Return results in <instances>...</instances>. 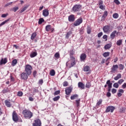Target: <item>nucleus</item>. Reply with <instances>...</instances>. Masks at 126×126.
Listing matches in <instances>:
<instances>
[{
	"mask_svg": "<svg viewBox=\"0 0 126 126\" xmlns=\"http://www.w3.org/2000/svg\"><path fill=\"white\" fill-rule=\"evenodd\" d=\"M23 114L26 119H31L33 117V113L31 112L30 110L25 109L23 111Z\"/></svg>",
	"mask_w": 126,
	"mask_h": 126,
	"instance_id": "1",
	"label": "nucleus"
},
{
	"mask_svg": "<svg viewBox=\"0 0 126 126\" xmlns=\"http://www.w3.org/2000/svg\"><path fill=\"white\" fill-rule=\"evenodd\" d=\"M32 69L33 68L32 66L29 64H27L25 66V72L27 73V74L29 76V75H31V73H32Z\"/></svg>",
	"mask_w": 126,
	"mask_h": 126,
	"instance_id": "2",
	"label": "nucleus"
},
{
	"mask_svg": "<svg viewBox=\"0 0 126 126\" xmlns=\"http://www.w3.org/2000/svg\"><path fill=\"white\" fill-rule=\"evenodd\" d=\"M103 31L104 33L105 34H108V33H110L111 31H112V27L110 25H107L104 26L102 28Z\"/></svg>",
	"mask_w": 126,
	"mask_h": 126,
	"instance_id": "3",
	"label": "nucleus"
},
{
	"mask_svg": "<svg viewBox=\"0 0 126 126\" xmlns=\"http://www.w3.org/2000/svg\"><path fill=\"white\" fill-rule=\"evenodd\" d=\"M82 6L80 4H76L72 7V12H79L81 10Z\"/></svg>",
	"mask_w": 126,
	"mask_h": 126,
	"instance_id": "4",
	"label": "nucleus"
},
{
	"mask_svg": "<svg viewBox=\"0 0 126 126\" xmlns=\"http://www.w3.org/2000/svg\"><path fill=\"white\" fill-rule=\"evenodd\" d=\"M42 126V122L39 119H36L34 120L32 123V126Z\"/></svg>",
	"mask_w": 126,
	"mask_h": 126,
	"instance_id": "5",
	"label": "nucleus"
},
{
	"mask_svg": "<svg viewBox=\"0 0 126 126\" xmlns=\"http://www.w3.org/2000/svg\"><path fill=\"white\" fill-rule=\"evenodd\" d=\"M12 120L13 122H15V123H17L19 120L18 115H17V113H16L14 111L12 113Z\"/></svg>",
	"mask_w": 126,
	"mask_h": 126,
	"instance_id": "6",
	"label": "nucleus"
},
{
	"mask_svg": "<svg viewBox=\"0 0 126 126\" xmlns=\"http://www.w3.org/2000/svg\"><path fill=\"white\" fill-rule=\"evenodd\" d=\"M116 108L115 106H108L107 107H106L105 113H109L110 112L111 113H113Z\"/></svg>",
	"mask_w": 126,
	"mask_h": 126,
	"instance_id": "7",
	"label": "nucleus"
},
{
	"mask_svg": "<svg viewBox=\"0 0 126 126\" xmlns=\"http://www.w3.org/2000/svg\"><path fill=\"white\" fill-rule=\"evenodd\" d=\"M106 84H107V86H108L107 91L108 92H111V88L113 87H112L113 83L111 82V80H108L106 81Z\"/></svg>",
	"mask_w": 126,
	"mask_h": 126,
	"instance_id": "8",
	"label": "nucleus"
},
{
	"mask_svg": "<svg viewBox=\"0 0 126 126\" xmlns=\"http://www.w3.org/2000/svg\"><path fill=\"white\" fill-rule=\"evenodd\" d=\"M82 18H79L74 23L73 25L74 26H79L80 24L82 23Z\"/></svg>",
	"mask_w": 126,
	"mask_h": 126,
	"instance_id": "9",
	"label": "nucleus"
},
{
	"mask_svg": "<svg viewBox=\"0 0 126 126\" xmlns=\"http://www.w3.org/2000/svg\"><path fill=\"white\" fill-rule=\"evenodd\" d=\"M21 78L23 80H27L28 79V75L26 72H23L21 74Z\"/></svg>",
	"mask_w": 126,
	"mask_h": 126,
	"instance_id": "10",
	"label": "nucleus"
},
{
	"mask_svg": "<svg viewBox=\"0 0 126 126\" xmlns=\"http://www.w3.org/2000/svg\"><path fill=\"white\" fill-rule=\"evenodd\" d=\"M72 87H69L65 88V92L66 95H70V93H71V92L72 91Z\"/></svg>",
	"mask_w": 126,
	"mask_h": 126,
	"instance_id": "11",
	"label": "nucleus"
},
{
	"mask_svg": "<svg viewBox=\"0 0 126 126\" xmlns=\"http://www.w3.org/2000/svg\"><path fill=\"white\" fill-rule=\"evenodd\" d=\"M118 68H119L118 64L113 65L112 67L111 68L110 72H112V73H115V72L117 71V69H118Z\"/></svg>",
	"mask_w": 126,
	"mask_h": 126,
	"instance_id": "12",
	"label": "nucleus"
},
{
	"mask_svg": "<svg viewBox=\"0 0 126 126\" xmlns=\"http://www.w3.org/2000/svg\"><path fill=\"white\" fill-rule=\"evenodd\" d=\"M86 58H87V55L85 53H82L81 54L80 59L81 62H84L85 60H86Z\"/></svg>",
	"mask_w": 126,
	"mask_h": 126,
	"instance_id": "13",
	"label": "nucleus"
},
{
	"mask_svg": "<svg viewBox=\"0 0 126 126\" xmlns=\"http://www.w3.org/2000/svg\"><path fill=\"white\" fill-rule=\"evenodd\" d=\"M68 19L69 22H74V20H75V16L73 14H71L68 16Z\"/></svg>",
	"mask_w": 126,
	"mask_h": 126,
	"instance_id": "14",
	"label": "nucleus"
},
{
	"mask_svg": "<svg viewBox=\"0 0 126 126\" xmlns=\"http://www.w3.org/2000/svg\"><path fill=\"white\" fill-rule=\"evenodd\" d=\"M7 63V58H1L0 61V65H2V64H5Z\"/></svg>",
	"mask_w": 126,
	"mask_h": 126,
	"instance_id": "15",
	"label": "nucleus"
},
{
	"mask_svg": "<svg viewBox=\"0 0 126 126\" xmlns=\"http://www.w3.org/2000/svg\"><path fill=\"white\" fill-rule=\"evenodd\" d=\"M78 87H79L80 89L83 90L84 89V88H85V85H84L83 83L79 82L78 84Z\"/></svg>",
	"mask_w": 126,
	"mask_h": 126,
	"instance_id": "16",
	"label": "nucleus"
},
{
	"mask_svg": "<svg viewBox=\"0 0 126 126\" xmlns=\"http://www.w3.org/2000/svg\"><path fill=\"white\" fill-rule=\"evenodd\" d=\"M42 15L44 17H47V16H49V10L47 9H44L43 10V13Z\"/></svg>",
	"mask_w": 126,
	"mask_h": 126,
	"instance_id": "17",
	"label": "nucleus"
},
{
	"mask_svg": "<svg viewBox=\"0 0 126 126\" xmlns=\"http://www.w3.org/2000/svg\"><path fill=\"white\" fill-rule=\"evenodd\" d=\"M4 103L5 104V106H6L7 108H10V107L12 106V104H11V103H10V101H9V100H5Z\"/></svg>",
	"mask_w": 126,
	"mask_h": 126,
	"instance_id": "18",
	"label": "nucleus"
},
{
	"mask_svg": "<svg viewBox=\"0 0 126 126\" xmlns=\"http://www.w3.org/2000/svg\"><path fill=\"white\" fill-rule=\"evenodd\" d=\"M108 16V11H105L104 12L103 15L101 17V20L105 21V19H106V17Z\"/></svg>",
	"mask_w": 126,
	"mask_h": 126,
	"instance_id": "19",
	"label": "nucleus"
},
{
	"mask_svg": "<svg viewBox=\"0 0 126 126\" xmlns=\"http://www.w3.org/2000/svg\"><path fill=\"white\" fill-rule=\"evenodd\" d=\"M116 34H117V31H114L110 34V38L112 40L116 37Z\"/></svg>",
	"mask_w": 126,
	"mask_h": 126,
	"instance_id": "20",
	"label": "nucleus"
},
{
	"mask_svg": "<svg viewBox=\"0 0 126 126\" xmlns=\"http://www.w3.org/2000/svg\"><path fill=\"white\" fill-rule=\"evenodd\" d=\"M120 78H122V74L121 73L118 74L117 76L114 77V80H119Z\"/></svg>",
	"mask_w": 126,
	"mask_h": 126,
	"instance_id": "21",
	"label": "nucleus"
},
{
	"mask_svg": "<svg viewBox=\"0 0 126 126\" xmlns=\"http://www.w3.org/2000/svg\"><path fill=\"white\" fill-rule=\"evenodd\" d=\"M17 64V60L16 59H14L12 61L11 65L12 66H15Z\"/></svg>",
	"mask_w": 126,
	"mask_h": 126,
	"instance_id": "22",
	"label": "nucleus"
},
{
	"mask_svg": "<svg viewBox=\"0 0 126 126\" xmlns=\"http://www.w3.org/2000/svg\"><path fill=\"white\" fill-rule=\"evenodd\" d=\"M36 36L37 34L36 33V32L32 33L31 37V40H34L35 38H36Z\"/></svg>",
	"mask_w": 126,
	"mask_h": 126,
	"instance_id": "23",
	"label": "nucleus"
},
{
	"mask_svg": "<svg viewBox=\"0 0 126 126\" xmlns=\"http://www.w3.org/2000/svg\"><path fill=\"white\" fill-rule=\"evenodd\" d=\"M37 54L36 52H33L30 54L31 58H35L37 56Z\"/></svg>",
	"mask_w": 126,
	"mask_h": 126,
	"instance_id": "24",
	"label": "nucleus"
},
{
	"mask_svg": "<svg viewBox=\"0 0 126 126\" xmlns=\"http://www.w3.org/2000/svg\"><path fill=\"white\" fill-rule=\"evenodd\" d=\"M90 69V67L88 65H86L84 67L83 70L84 71H89V70Z\"/></svg>",
	"mask_w": 126,
	"mask_h": 126,
	"instance_id": "25",
	"label": "nucleus"
},
{
	"mask_svg": "<svg viewBox=\"0 0 126 126\" xmlns=\"http://www.w3.org/2000/svg\"><path fill=\"white\" fill-rule=\"evenodd\" d=\"M56 74V71H55V70L52 69L50 72V75L51 76H55Z\"/></svg>",
	"mask_w": 126,
	"mask_h": 126,
	"instance_id": "26",
	"label": "nucleus"
},
{
	"mask_svg": "<svg viewBox=\"0 0 126 126\" xmlns=\"http://www.w3.org/2000/svg\"><path fill=\"white\" fill-rule=\"evenodd\" d=\"M78 97V95L77 94H75L73 95H71L70 97L71 100H74V99H76Z\"/></svg>",
	"mask_w": 126,
	"mask_h": 126,
	"instance_id": "27",
	"label": "nucleus"
},
{
	"mask_svg": "<svg viewBox=\"0 0 126 126\" xmlns=\"http://www.w3.org/2000/svg\"><path fill=\"white\" fill-rule=\"evenodd\" d=\"M112 47V44H107L104 46L105 50H108V49H110Z\"/></svg>",
	"mask_w": 126,
	"mask_h": 126,
	"instance_id": "28",
	"label": "nucleus"
},
{
	"mask_svg": "<svg viewBox=\"0 0 126 126\" xmlns=\"http://www.w3.org/2000/svg\"><path fill=\"white\" fill-rule=\"evenodd\" d=\"M8 21H9V19L5 20L4 21H3L1 24H0V27H1V26L4 25V24H5V23H7V22H8Z\"/></svg>",
	"mask_w": 126,
	"mask_h": 126,
	"instance_id": "29",
	"label": "nucleus"
},
{
	"mask_svg": "<svg viewBox=\"0 0 126 126\" xmlns=\"http://www.w3.org/2000/svg\"><path fill=\"white\" fill-rule=\"evenodd\" d=\"M45 30L47 32H49L51 30V25H48L46 26Z\"/></svg>",
	"mask_w": 126,
	"mask_h": 126,
	"instance_id": "30",
	"label": "nucleus"
},
{
	"mask_svg": "<svg viewBox=\"0 0 126 126\" xmlns=\"http://www.w3.org/2000/svg\"><path fill=\"white\" fill-rule=\"evenodd\" d=\"M103 102V100L102 99H100L99 100V101L96 103V106L99 107L101 104H102V102Z\"/></svg>",
	"mask_w": 126,
	"mask_h": 126,
	"instance_id": "31",
	"label": "nucleus"
},
{
	"mask_svg": "<svg viewBox=\"0 0 126 126\" xmlns=\"http://www.w3.org/2000/svg\"><path fill=\"white\" fill-rule=\"evenodd\" d=\"M87 32L88 34H90L91 33V27L88 26H87Z\"/></svg>",
	"mask_w": 126,
	"mask_h": 126,
	"instance_id": "32",
	"label": "nucleus"
},
{
	"mask_svg": "<svg viewBox=\"0 0 126 126\" xmlns=\"http://www.w3.org/2000/svg\"><path fill=\"white\" fill-rule=\"evenodd\" d=\"M28 8V6H25L24 8H23L20 11V13H22V12H24L26 9Z\"/></svg>",
	"mask_w": 126,
	"mask_h": 126,
	"instance_id": "33",
	"label": "nucleus"
},
{
	"mask_svg": "<svg viewBox=\"0 0 126 126\" xmlns=\"http://www.w3.org/2000/svg\"><path fill=\"white\" fill-rule=\"evenodd\" d=\"M125 67V66L123 65V64H120L118 65V68L120 69V70H123Z\"/></svg>",
	"mask_w": 126,
	"mask_h": 126,
	"instance_id": "34",
	"label": "nucleus"
},
{
	"mask_svg": "<svg viewBox=\"0 0 126 126\" xmlns=\"http://www.w3.org/2000/svg\"><path fill=\"white\" fill-rule=\"evenodd\" d=\"M76 64V61H71V65L69 66V68L71 67H72V66H74V65H75Z\"/></svg>",
	"mask_w": 126,
	"mask_h": 126,
	"instance_id": "35",
	"label": "nucleus"
},
{
	"mask_svg": "<svg viewBox=\"0 0 126 126\" xmlns=\"http://www.w3.org/2000/svg\"><path fill=\"white\" fill-rule=\"evenodd\" d=\"M122 43H123V40L120 39L117 41L116 44L117 45V46H121Z\"/></svg>",
	"mask_w": 126,
	"mask_h": 126,
	"instance_id": "36",
	"label": "nucleus"
},
{
	"mask_svg": "<svg viewBox=\"0 0 126 126\" xmlns=\"http://www.w3.org/2000/svg\"><path fill=\"white\" fill-rule=\"evenodd\" d=\"M44 21H45V20H44L43 18H40L38 20V24L40 25L41 24H42V23H43V22H44Z\"/></svg>",
	"mask_w": 126,
	"mask_h": 126,
	"instance_id": "37",
	"label": "nucleus"
},
{
	"mask_svg": "<svg viewBox=\"0 0 126 126\" xmlns=\"http://www.w3.org/2000/svg\"><path fill=\"white\" fill-rule=\"evenodd\" d=\"M113 18H115V19H117V18H119V14L117 13L113 14Z\"/></svg>",
	"mask_w": 126,
	"mask_h": 126,
	"instance_id": "38",
	"label": "nucleus"
},
{
	"mask_svg": "<svg viewBox=\"0 0 126 126\" xmlns=\"http://www.w3.org/2000/svg\"><path fill=\"white\" fill-rule=\"evenodd\" d=\"M103 56L104 58L109 57V56H110V52H105L103 54Z\"/></svg>",
	"mask_w": 126,
	"mask_h": 126,
	"instance_id": "39",
	"label": "nucleus"
},
{
	"mask_svg": "<svg viewBox=\"0 0 126 126\" xmlns=\"http://www.w3.org/2000/svg\"><path fill=\"white\" fill-rule=\"evenodd\" d=\"M17 96H19V97H22L23 96V93L21 91H19L17 93Z\"/></svg>",
	"mask_w": 126,
	"mask_h": 126,
	"instance_id": "40",
	"label": "nucleus"
},
{
	"mask_svg": "<svg viewBox=\"0 0 126 126\" xmlns=\"http://www.w3.org/2000/svg\"><path fill=\"white\" fill-rule=\"evenodd\" d=\"M69 53L70 54V56H73L74 55V51L73 50V49H71L69 51Z\"/></svg>",
	"mask_w": 126,
	"mask_h": 126,
	"instance_id": "41",
	"label": "nucleus"
},
{
	"mask_svg": "<svg viewBox=\"0 0 126 126\" xmlns=\"http://www.w3.org/2000/svg\"><path fill=\"white\" fill-rule=\"evenodd\" d=\"M9 90H8V88H6V89H4L2 91V93H3V94H5V93H7V92H9Z\"/></svg>",
	"mask_w": 126,
	"mask_h": 126,
	"instance_id": "42",
	"label": "nucleus"
},
{
	"mask_svg": "<svg viewBox=\"0 0 126 126\" xmlns=\"http://www.w3.org/2000/svg\"><path fill=\"white\" fill-rule=\"evenodd\" d=\"M99 8L102 10H105V9H106V6L105 5H100L99 6Z\"/></svg>",
	"mask_w": 126,
	"mask_h": 126,
	"instance_id": "43",
	"label": "nucleus"
},
{
	"mask_svg": "<svg viewBox=\"0 0 126 126\" xmlns=\"http://www.w3.org/2000/svg\"><path fill=\"white\" fill-rule=\"evenodd\" d=\"M19 9V8L18 7H14L12 9V11H14V12H16Z\"/></svg>",
	"mask_w": 126,
	"mask_h": 126,
	"instance_id": "44",
	"label": "nucleus"
},
{
	"mask_svg": "<svg viewBox=\"0 0 126 126\" xmlns=\"http://www.w3.org/2000/svg\"><path fill=\"white\" fill-rule=\"evenodd\" d=\"M70 59L71 62H75V58L73 56H70Z\"/></svg>",
	"mask_w": 126,
	"mask_h": 126,
	"instance_id": "45",
	"label": "nucleus"
},
{
	"mask_svg": "<svg viewBox=\"0 0 126 126\" xmlns=\"http://www.w3.org/2000/svg\"><path fill=\"white\" fill-rule=\"evenodd\" d=\"M86 88H90V87H91V83L89 82L87 83L86 84Z\"/></svg>",
	"mask_w": 126,
	"mask_h": 126,
	"instance_id": "46",
	"label": "nucleus"
},
{
	"mask_svg": "<svg viewBox=\"0 0 126 126\" xmlns=\"http://www.w3.org/2000/svg\"><path fill=\"white\" fill-rule=\"evenodd\" d=\"M54 57L56 58V59H60V53H56L55 55H54Z\"/></svg>",
	"mask_w": 126,
	"mask_h": 126,
	"instance_id": "47",
	"label": "nucleus"
},
{
	"mask_svg": "<svg viewBox=\"0 0 126 126\" xmlns=\"http://www.w3.org/2000/svg\"><path fill=\"white\" fill-rule=\"evenodd\" d=\"M113 87H114V88H119V83H115L113 84Z\"/></svg>",
	"mask_w": 126,
	"mask_h": 126,
	"instance_id": "48",
	"label": "nucleus"
},
{
	"mask_svg": "<svg viewBox=\"0 0 126 126\" xmlns=\"http://www.w3.org/2000/svg\"><path fill=\"white\" fill-rule=\"evenodd\" d=\"M60 96H57L56 97H55L53 98V101H54V102H56V101H58L60 99Z\"/></svg>",
	"mask_w": 126,
	"mask_h": 126,
	"instance_id": "49",
	"label": "nucleus"
},
{
	"mask_svg": "<svg viewBox=\"0 0 126 126\" xmlns=\"http://www.w3.org/2000/svg\"><path fill=\"white\" fill-rule=\"evenodd\" d=\"M103 39L104 40H105V41H107L108 40V35L104 34L103 37H102Z\"/></svg>",
	"mask_w": 126,
	"mask_h": 126,
	"instance_id": "50",
	"label": "nucleus"
},
{
	"mask_svg": "<svg viewBox=\"0 0 126 126\" xmlns=\"http://www.w3.org/2000/svg\"><path fill=\"white\" fill-rule=\"evenodd\" d=\"M80 103V100H76V105L77 107H79V104Z\"/></svg>",
	"mask_w": 126,
	"mask_h": 126,
	"instance_id": "51",
	"label": "nucleus"
},
{
	"mask_svg": "<svg viewBox=\"0 0 126 126\" xmlns=\"http://www.w3.org/2000/svg\"><path fill=\"white\" fill-rule=\"evenodd\" d=\"M124 81H125V80H124V79H121L118 81V84L121 85V84H122V83H123Z\"/></svg>",
	"mask_w": 126,
	"mask_h": 126,
	"instance_id": "52",
	"label": "nucleus"
},
{
	"mask_svg": "<svg viewBox=\"0 0 126 126\" xmlns=\"http://www.w3.org/2000/svg\"><path fill=\"white\" fill-rule=\"evenodd\" d=\"M71 34V32H67L65 36L66 39H68V38H69V36H70Z\"/></svg>",
	"mask_w": 126,
	"mask_h": 126,
	"instance_id": "53",
	"label": "nucleus"
},
{
	"mask_svg": "<svg viewBox=\"0 0 126 126\" xmlns=\"http://www.w3.org/2000/svg\"><path fill=\"white\" fill-rule=\"evenodd\" d=\"M68 85V83L66 81H65L63 83V86H64V87H66V86H67Z\"/></svg>",
	"mask_w": 126,
	"mask_h": 126,
	"instance_id": "54",
	"label": "nucleus"
},
{
	"mask_svg": "<svg viewBox=\"0 0 126 126\" xmlns=\"http://www.w3.org/2000/svg\"><path fill=\"white\" fill-rule=\"evenodd\" d=\"M111 92H112V94H115V93H117V89H112L111 90Z\"/></svg>",
	"mask_w": 126,
	"mask_h": 126,
	"instance_id": "55",
	"label": "nucleus"
},
{
	"mask_svg": "<svg viewBox=\"0 0 126 126\" xmlns=\"http://www.w3.org/2000/svg\"><path fill=\"white\" fill-rule=\"evenodd\" d=\"M12 2H9V3H7L5 5V7H6V6H8L9 5H11L12 4Z\"/></svg>",
	"mask_w": 126,
	"mask_h": 126,
	"instance_id": "56",
	"label": "nucleus"
},
{
	"mask_svg": "<svg viewBox=\"0 0 126 126\" xmlns=\"http://www.w3.org/2000/svg\"><path fill=\"white\" fill-rule=\"evenodd\" d=\"M103 35V33L102 32H99L97 34L98 38H101V36Z\"/></svg>",
	"mask_w": 126,
	"mask_h": 126,
	"instance_id": "57",
	"label": "nucleus"
},
{
	"mask_svg": "<svg viewBox=\"0 0 126 126\" xmlns=\"http://www.w3.org/2000/svg\"><path fill=\"white\" fill-rule=\"evenodd\" d=\"M7 15H8V14H3L1 15V17H2L3 18H5V17H6Z\"/></svg>",
	"mask_w": 126,
	"mask_h": 126,
	"instance_id": "58",
	"label": "nucleus"
},
{
	"mask_svg": "<svg viewBox=\"0 0 126 126\" xmlns=\"http://www.w3.org/2000/svg\"><path fill=\"white\" fill-rule=\"evenodd\" d=\"M61 93V91L60 90L57 91L54 93V95H59Z\"/></svg>",
	"mask_w": 126,
	"mask_h": 126,
	"instance_id": "59",
	"label": "nucleus"
},
{
	"mask_svg": "<svg viewBox=\"0 0 126 126\" xmlns=\"http://www.w3.org/2000/svg\"><path fill=\"white\" fill-rule=\"evenodd\" d=\"M114 2L117 5H119L121 3V2H120V1H119V0H114Z\"/></svg>",
	"mask_w": 126,
	"mask_h": 126,
	"instance_id": "60",
	"label": "nucleus"
},
{
	"mask_svg": "<svg viewBox=\"0 0 126 126\" xmlns=\"http://www.w3.org/2000/svg\"><path fill=\"white\" fill-rule=\"evenodd\" d=\"M33 77H36V75H37V71L36 70L33 71Z\"/></svg>",
	"mask_w": 126,
	"mask_h": 126,
	"instance_id": "61",
	"label": "nucleus"
},
{
	"mask_svg": "<svg viewBox=\"0 0 126 126\" xmlns=\"http://www.w3.org/2000/svg\"><path fill=\"white\" fill-rule=\"evenodd\" d=\"M43 79H40L38 81V84H40V85H42V84H43Z\"/></svg>",
	"mask_w": 126,
	"mask_h": 126,
	"instance_id": "62",
	"label": "nucleus"
},
{
	"mask_svg": "<svg viewBox=\"0 0 126 126\" xmlns=\"http://www.w3.org/2000/svg\"><path fill=\"white\" fill-rule=\"evenodd\" d=\"M98 5H103V1L102 0H99L98 1Z\"/></svg>",
	"mask_w": 126,
	"mask_h": 126,
	"instance_id": "63",
	"label": "nucleus"
},
{
	"mask_svg": "<svg viewBox=\"0 0 126 126\" xmlns=\"http://www.w3.org/2000/svg\"><path fill=\"white\" fill-rule=\"evenodd\" d=\"M122 88L123 89H125L126 88V83H125L123 85H122Z\"/></svg>",
	"mask_w": 126,
	"mask_h": 126,
	"instance_id": "64",
	"label": "nucleus"
}]
</instances>
